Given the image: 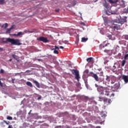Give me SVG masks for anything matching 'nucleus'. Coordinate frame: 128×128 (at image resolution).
<instances>
[{
    "instance_id": "obj_2",
    "label": "nucleus",
    "mask_w": 128,
    "mask_h": 128,
    "mask_svg": "<svg viewBox=\"0 0 128 128\" xmlns=\"http://www.w3.org/2000/svg\"><path fill=\"white\" fill-rule=\"evenodd\" d=\"M95 87L96 88L97 91L100 94L106 96H107L110 95V92L108 91V88L98 86V84H95Z\"/></svg>"
},
{
    "instance_id": "obj_21",
    "label": "nucleus",
    "mask_w": 128,
    "mask_h": 128,
    "mask_svg": "<svg viewBox=\"0 0 128 128\" xmlns=\"http://www.w3.org/2000/svg\"><path fill=\"white\" fill-rule=\"evenodd\" d=\"M86 61L88 62H92L93 61V58H92V57L88 58L86 59Z\"/></svg>"
},
{
    "instance_id": "obj_50",
    "label": "nucleus",
    "mask_w": 128,
    "mask_h": 128,
    "mask_svg": "<svg viewBox=\"0 0 128 128\" xmlns=\"http://www.w3.org/2000/svg\"><path fill=\"white\" fill-rule=\"evenodd\" d=\"M96 128H100V126H98L96 127Z\"/></svg>"
},
{
    "instance_id": "obj_35",
    "label": "nucleus",
    "mask_w": 128,
    "mask_h": 128,
    "mask_svg": "<svg viewBox=\"0 0 128 128\" xmlns=\"http://www.w3.org/2000/svg\"><path fill=\"white\" fill-rule=\"evenodd\" d=\"M3 122H5L6 124H8V125L10 124V122L9 121L7 122L5 120H4Z\"/></svg>"
},
{
    "instance_id": "obj_14",
    "label": "nucleus",
    "mask_w": 128,
    "mask_h": 128,
    "mask_svg": "<svg viewBox=\"0 0 128 128\" xmlns=\"http://www.w3.org/2000/svg\"><path fill=\"white\" fill-rule=\"evenodd\" d=\"M120 6L122 8H124L126 6L125 2L124 0H122L120 2Z\"/></svg>"
},
{
    "instance_id": "obj_38",
    "label": "nucleus",
    "mask_w": 128,
    "mask_h": 128,
    "mask_svg": "<svg viewBox=\"0 0 128 128\" xmlns=\"http://www.w3.org/2000/svg\"><path fill=\"white\" fill-rule=\"evenodd\" d=\"M104 24L108 25V21L107 20H104Z\"/></svg>"
},
{
    "instance_id": "obj_40",
    "label": "nucleus",
    "mask_w": 128,
    "mask_h": 128,
    "mask_svg": "<svg viewBox=\"0 0 128 128\" xmlns=\"http://www.w3.org/2000/svg\"><path fill=\"white\" fill-rule=\"evenodd\" d=\"M8 128H13V127L12 125H8Z\"/></svg>"
},
{
    "instance_id": "obj_8",
    "label": "nucleus",
    "mask_w": 128,
    "mask_h": 128,
    "mask_svg": "<svg viewBox=\"0 0 128 128\" xmlns=\"http://www.w3.org/2000/svg\"><path fill=\"white\" fill-rule=\"evenodd\" d=\"M112 102L111 100L108 98L106 99V100L104 102V104L106 106L110 105Z\"/></svg>"
},
{
    "instance_id": "obj_44",
    "label": "nucleus",
    "mask_w": 128,
    "mask_h": 128,
    "mask_svg": "<svg viewBox=\"0 0 128 128\" xmlns=\"http://www.w3.org/2000/svg\"><path fill=\"white\" fill-rule=\"evenodd\" d=\"M59 48H62V49H64V46H60Z\"/></svg>"
},
{
    "instance_id": "obj_34",
    "label": "nucleus",
    "mask_w": 128,
    "mask_h": 128,
    "mask_svg": "<svg viewBox=\"0 0 128 128\" xmlns=\"http://www.w3.org/2000/svg\"><path fill=\"white\" fill-rule=\"evenodd\" d=\"M54 50V54H58V51L56 50Z\"/></svg>"
},
{
    "instance_id": "obj_6",
    "label": "nucleus",
    "mask_w": 128,
    "mask_h": 128,
    "mask_svg": "<svg viewBox=\"0 0 128 128\" xmlns=\"http://www.w3.org/2000/svg\"><path fill=\"white\" fill-rule=\"evenodd\" d=\"M89 76L93 77L94 78L95 80H96V82H98L99 78L97 74H94V72H90L89 73Z\"/></svg>"
},
{
    "instance_id": "obj_7",
    "label": "nucleus",
    "mask_w": 128,
    "mask_h": 128,
    "mask_svg": "<svg viewBox=\"0 0 128 128\" xmlns=\"http://www.w3.org/2000/svg\"><path fill=\"white\" fill-rule=\"evenodd\" d=\"M88 76H89L88 70H86L84 71V75H82V78H88Z\"/></svg>"
},
{
    "instance_id": "obj_29",
    "label": "nucleus",
    "mask_w": 128,
    "mask_h": 128,
    "mask_svg": "<svg viewBox=\"0 0 128 128\" xmlns=\"http://www.w3.org/2000/svg\"><path fill=\"white\" fill-rule=\"evenodd\" d=\"M123 38L126 40H128V35H124L123 36Z\"/></svg>"
},
{
    "instance_id": "obj_20",
    "label": "nucleus",
    "mask_w": 128,
    "mask_h": 128,
    "mask_svg": "<svg viewBox=\"0 0 128 128\" xmlns=\"http://www.w3.org/2000/svg\"><path fill=\"white\" fill-rule=\"evenodd\" d=\"M88 40V38H85V37H83L82 38V42H87Z\"/></svg>"
},
{
    "instance_id": "obj_1",
    "label": "nucleus",
    "mask_w": 128,
    "mask_h": 128,
    "mask_svg": "<svg viewBox=\"0 0 128 128\" xmlns=\"http://www.w3.org/2000/svg\"><path fill=\"white\" fill-rule=\"evenodd\" d=\"M127 18L128 17L125 16L124 18H122L119 20V22H114L112 23V28L114 30H118L120 29L121 26L124 24L125 22H127Z\"/></svg>"
},
{
    "instance_id": "obj_4",
    "label": "nucleus",
    "mask_w": 128,
    "mask_h": 128,
    "mask_svg": "<svg viewBox=\"0 0 128 128\" xmlns=\"http://www.w3.org/2000/svg\"><path fill=\"white\" fill-rule=\"evenodd\" d=\"M71 72L72 74L75 76V78L77 80L78 82H79V79L80 77L78 70H72Z\"/></svg>"
},
{
    "instance_id": "obj_10",
    "label": "nucleus",
    "mask_w": 128,
    "mask_h": 128,
    "mask_svg": "<svg viewBox=\"0 0 128 128\" xmlns=\"http://www.w3.org/2000/svg\"><path fill=\"white\" fill-rule=\"evenodd\" d=\"M108 98L106 97H103V96H99L98 99H99V102H106Z\"/></svg>"
},
{
    "instance_id": "obj_45",
    "label": "nucleus",
    "mask_w": 128,
    "mask_h": 128,
    "mask_svg": "<svg viewBox=\"0 0 128 128\" xmlns=\"http://www.w3.org/2000/svg\"><path fill=\"white\" fill-rule=\"evenodd\" d=\"M0 86L1 87H3V84H2V83H0Z\"/></svg>"
},
{
    "instance_id": "obj_9",
    "label": "nucleus",
    "mask_w": 128,
    "mask_h": 128,
    "mask_svg": "<svg viewBox=\"0 0 128 128\" xmlns=\"http://www.w3.org/2000/svg\"><path fill=\"white\" fill-rule=\"evenodd\" d=\"M114 76H106V80L108 82H110V80H112V78H114Z\"/></svg>"
},
{
    "instance_id": "obj_18",
    "label": "nucleus",
    "mask_w": 128,
    "mask_h": 128,
    "mask_svg": "<svg viewBox=\"0 0 128 128\" xmlns=\"http://www.w3.org/2000/svg\"><path fill=\"white\" fill-rule=\"evenodd\" d=\"M114 88L116 90H118L120 88V84H116L114 86Z\"/></svg>"
},
{
    "instance_id": "obj_52",
    "label": "nucleus",
    "mask_w": 128,
    "mask_h": 128,
    "mask_svg": "<svg viewBox=\"0 0 128 128\" xmlns=\"http://www.w3.org/2000/svg\"><path fill=\"white\" fill-rule=\"evenodd\" d=\"M2 83V81H0V84Z\"/></svg>"
},
{
    "instance_id": "obj_16",
    "label": "nucleus",
    "mask_w": 128,
    "mask_h": 128,
    "mask_svg": "<svg viewBox=\"0 0 128 128\" xmlns=\"http://www.w3.org/2000/svg\"><path fill=\"white\" fill-rule=\"evenodd\" d=\"M33 83L35 84L36 86H37V88H40V84L36 80H33Z\"/></svg>"
},
{
    "instance_id": "obj_30",
    "label": "nucleus",
    "mask_w": 128,
    "mask_h": 128,
    "mask_svg": "<svg viewBox=\"0 0 128 128\" xmlns=\"http://www.w3.org/2000/svg\"><path fill=\"white\" fill-rule=\"evenodd\" d=\"M107 37H108L109 40H113L112 35H110V34L108 35V36H107Z\"/></svg>"
},
{
    "instance_id": "obj_41",
    "label": "nucleus",
    "mask_w": 128,
    "mask_h": 128,
    "mask_svg": "<svg viewBox=\"0 0 128 128\" xmlns=\"http://www.w3.org/2000/svg\"><path fill=\"white\" fill-rule=\"evenodd\" d=\"M55 12H60V10L59 9H56L55 10Z\"/></svg>"
},
{
    "instance_id": "obj_42",
    "label": "nucleus",
    "mask_w": 128,
    "mask_h": 128,
    "mask_svg": "<svg viewBox=\"0 0 128 128\" xmlns=\"http://www.w3.org/2000/svg\"><path fill=\"white\" fill-rule=\"evenodd\" d=\"M14 80H15V79H14V78L12 79V84H14Z\"/></svg>"
},
{
    "instance_id": "obj_5",
    "label": "nucleus",
    "mask_w": 128,
    "mask_h": 128,
    "mask_svg": "<svg viewBox=\"0 0 128 128\" xmlns=\"http://www.w3.org/2000/svg\"><path fill=\"white\" fill-rule=\"evenodd\" d=\"M37 40L40 42H42L44 43L49 42V40L47 39V38L44 36H40V38H37Z\"/></svg>"
},
{
    "instance_id": "obj_12",
    "label": "nucleus",
    "mask_w": 128,
    "mask_h": 128,
    "mask_svg": "<svg viewBox=\"0 0 128 128\" xmlns=\"http://www.w3.org/2000/svg\"><path fill=\"white\" fill-rule=\"evenodd\" d=\"M104 6L106 8V9L108 10L110 8V6H108V4L104 1V2L103 4Z\"/></svg>"
},
{
    "instance_id": "obj_36",
    "label": "nucleus",
    "mask_w": 128,
    "mask_h": 128,
    "mask_svg": "<svg viewBox=\"0 0 128 128\" xmlns=\"http://www.w3.org/2000/svg\"><path fill=\"white\" fill-rule=\"evenodd\" d=\"M5 0H0V4H4V3Z\"/></svg>"
},
{
    "instance_id": "obj_25",
    "label": "nucleus",
    "mask_w": 128,
    "mask_h": 128,
    "mask_svg": "<svg viewBox=\"0 0 128 128\" xmlns=\"http://www.w3.org/2000/svg\"><path fill=\"white\" fill-rule=\"evenodd\" d=\"M59 49H60L59 47L57 46H55L54 48H52V50H58Z\"/></svg>"
},
{
    "instance_id": "obj_47",
    "label": "nucleus",
    "mask_w": 128,
    "mask_h": 128,
    "mask_svg": "<svg viewBox=\"0 0 128 128\" xmlns=\"http://www.w3.org/2000/svg\"><path fill=\"white\" fill-rule=\"evenodd\" d=\"M106 114H104L103 116H102V117H106Z\"/></svg>"
},
{
    "instance_id": "obj_51",
    "label": "nucleus",
    "mask_w": 128,
    "mask_h": 128,
    "mask_svg": "<svg viewBox=\"0 0 128 128\" xmlns=\"http://www.w3.org/2000/svg\"><path fill=\"white\" fill-rule=\"evenodd\" d=\"M40 99H41V98L40 97L38 98V100H40Z\"/></svg>"
},
{
    "instance_id": "obj_49",
    "label": "nucleus",
    "mask_w": 128,
    "mask_h": 128,
    "mask_svg": "<svg viewBox=\"0 0 128 128\" xmlns=\"http://www.w3.org/2000/svg\"><path fill=\"white\" fill-rule=\"evenodd\" d=\"M12 59H10V60H9V62H12Z\"/></svg>"
},
{
    "instance_id": "obj_19",
    "label": "nucleus",
    "mask_w": 128,
    "mask_h": 128,
    "mask_svg": "<svg viewBox=\"0 0 128 128\" xmlns=\"http://www.w3.org/2000/svg\"><path fill=\"white\" fill-rule=\"evenodd\" d=\"M122 14H128V6L124 9V11L122 12Z\"/></svg>"
},
{
    "instance_id": "obj_31",
    "label": "nucleus",
    "mask_w": 128,
    "mask_h": 128,
    "mask_svg": "<svg viewBox=\"0 0 128 128\" xmlns=\"http://www.w3.org/2000/svg\"><path fill=\"white\" fill-rule=\"evenodd\" d=\"M12 56L15 60H17L18 59V56L16 55L12 54Z\"/></svg>"
},
{
    "instance_id": "obj_39",
    "label": "nucleus",
    "mask_w": 128,
    "mask_h": 128,
    "mask_svg": "<svg viewBox=\"0 0 128 128\" xmlns=\"http://www.w3.org/2000/svg\"><path fill=\"white\" fill-rule=\"evenodd\" d=\"M0 72L1 74H4V70L2 69H1Z\"/></svg>"
},
{
    "instance_id": "obj_48",
    "label": "nucleus",
    "mask_w": 128,
    "mask_h": 128,
    "mask_svg": "<svg viewBox=\"0 0 128 128\" xmlns=\"http://www.w3.org/2000/svg\"><path fill=\"white\" fill-rule=\"evenodd\" d=\"M106 14L107 16H110V14H108V12H106Z\"/></svg>"
},
{
    "instance_id": "obj_17",
    "label": "nucleus",
    "mask_w": 128,
    "mask_h": 128,
    "mask_svg": "<svg viewBox=\"0 0 128 128\" xmlns=\"http://www.w3.org/2000/svg\"><path fill=\"white\" fill-rule=\"evenodd\" d=\"M111 80L110 83H111L112 84H114L115 83L116 81V77H115V76H114V77L112 78V80Z\"/></svg>"
},
{
    "instance_id": "obj_37",
    "label": "nucleus",
    "mask_w": 128,
    "mask_h": 128,
    "mask_svg": "<svg viewBox=\"0 0 128 128\" xmlns=\"http://www.w3.org/2000/svg\"><path fill=\"white\" fill-rule=\"evenodd\" d=\"M128 58V54H126L125 56H124V60H126Z\"/></svg>"
},
{
    "instance_id": "obj_43",
    "label": "nucleus",
    "mask_w": 128,
    "mask_h": 128,
    "mask_svg": "<svg viewBox=\"0 0 128 128\" xmlns=\"http://www.w3.org/2000/svg\"><path fill=\"white\" fill-rule=\"evenodd\" d=\"M68 41H64V43L66 44H68Z\"/></svg>"
},
{
    "instance_id": "obj_28",
    "label": "nucleus",
    "mask_w": 128,
    "mask_h": 128,
    "mask_svg": "<svg viewBox=\"0 0 128 128\" xmlns=\"http://www.w3.org/2000/svg\"><path fill=\"white\" fill-rule=\"evenodd\" d=\"M8 24L6 23L5 24H4L2 25V28H6L8 27Z\"/></svg>"
},
{
    "instance_id": "obj_24",
    "label": "nucleus",
    "mask_w": 128,
    "mask_h": 128,
    "mask_svg": "<svg viewBox=\"0 0 128 128\" xmlns=\"http://www.w3.org/2000/svg\"><path fill=\"white\" fill-rule=\"evenodd\" d=\"M24 33L22 32H18V34H16V36H20L21 35H24Z\"/></svg>"
},
{
    "instance_id": "obj_11",
    "label": "nucleus",
    "mask_w": 128,
    "mask_h": 128,
    "mask_svg": "<svg viewBox=\"0 0 128 128\" xmlns=\"http://www.w3.org/2000/svg\"><path fill=\"white\" fill-rule=\"evenodd\" d=\"M122 78L126 84L128 82V76L124 75L123 76H122Z\"/></svg>"
},
{
    "instance_id": "obj_26",
    "label": "nucleus",
    "mask_w": 128,
    "mask_h": 128,
    "mask_svg": "<svg viewBox=\"0 0 128 128\" xmlns=\"http://www.w3.org/2000/svg\"><path fill=\"white\" fill-rule=\"evenodd\" d=\"M126 61L125 60H123L122 62V66H124Z\"/></svg>"
},
{
    "instance_id": "obj_46",
    "label": "nucleus",
    "mask_w": 128,
    "mask_h": 128,
    "mask_svg": "<svg viewBox=\"0 0 128 128\" xmlns=\"http://www.w3.org/2000/svg\"><path fill=\"white\" fill-rule=\"evenodd\" d=\"M115 96V94H112V96Z\"/></svg>"
},
{
    "instance_id": "obj_15",
    "label": "nucleus",
    "mask_w": 128,
    "mask_h": 128,
    "mask_svg": "<svg viewBox=\"0 0 128 128\" xmlns=\"http://www.w3.org/2000/svg\"><path fill=\"white\" fill-rule=\"evenodd\" d=\"M118 2V0H108L109 3L111 4H116Z\"/></svg>"
},
{
    "instance_id": "obj_22",
    "label": "nucleus",
    "mask_w": 128,
    "mask_h": 128,
    "mask_svg": "<svg viewBox=\"0 0 128 128\" xmlns=\"http://www.w3.org/2000/svg\"><path fill=\"white\" fill-rule=\"evenodd\" d=\"M108 44H110V43L106 44V45L104 46L102 44L100 45V48L101 50L103 48H104L105 46H108Z\"/></svg>"
},
{
    "instance_id": "obj_13",
    "label": "nucleus",
    "mask_w": 128,
    "mask_h": 128,
    "mask_svg": "<svg viewBox=\"0 0 128 128\" xmlns=\"http://www.w3.org/2000/svg\"><path fill=\"white\" fill-rule=\"evenodd\" d=\"M12 29H14V26H11V28H7L6 30V33L10 34V31Z\"/></svg>"
},
{
    "instance_id": "obj_32",
    "label": "nucleus",
    "mask_w": 128,
    "mask_h": 128,
    "mask_svg": "<svg viewBox=\"0 0 128 128\" xmlns=\"http://www.w3.org/2000/svg\"><path fill=\"white\" fill-rule=\"evenodd\" d=\"M7 120H12V118L10 116H8L7 117Z\"/></svg>"
},
{
    "instance_id": "obj_27",
    "label": "nucleus",
    "mask_w": 128,
    "mask_h": 128,
    "mask_svg": "<svg viewBox=\"0 0 128 128\" xmlns=\"http://www.w3.org/2000/svg\"><path fill=\"white\" fill-rule=\"evenodd\" d=\"M88 78H82L84 80L85 84H88Z\"/></svg>"
},
{
    "instance_id": "obj_33",
    "label": "nucleus",
    "mask_w": 128,
    "mask_h": 128,
    "mask_svg": "<svg viewBox=\"0 0 128 128\" xmlns=\"http://www.w3.org/2000/svg\"><path fill=\"white\" fill-rule=\"evenodd\" d=\"M104 52L107 53L108 54L110 52V50H104Z\"/></svg>"
},
{
    "instance_id": "obj_3",
    "label": "nucleus",
    "mask_w": 128,
    "mask_h": 128,
    "mask_svg": "<svg viewBox=\"0 0 128 128\" xmlns=\"http://www.w3.org/2000/svg\"><path fill=\"white\" fill-rule=\"evenodd\" d=\"M10 42L11 45L14 46H20L22 44V43L20 42V41L18 39H14L8 38H6V43Z\"/></svg>"
},
{
    "instance_id": "obj_23",
    "label": "nucleus",
    "mask_w": 128,
    "mask_h": 128,
    "mask_svg": "<svg viewBox=\"0 0 128 128\" xmlns=\"http://www.w3.org/2000/svg\"><path fill=\"white\" fill-rule=\"evenodd\" d=\"M26 84L30 86V88H32V84L31 82H26Z\"/></svg>"
}]
</instances>
